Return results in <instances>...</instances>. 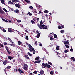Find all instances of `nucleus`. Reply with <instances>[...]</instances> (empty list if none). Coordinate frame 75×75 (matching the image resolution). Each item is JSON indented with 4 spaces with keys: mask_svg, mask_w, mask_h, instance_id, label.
I'll return each instance as SVG.
<instances>
[{
    "mask_svg": "<svg viewBox=\"0 0 75 75\" xmlns=\"http://www.w3.org/2000/svg\"><path fill=\"white\" fill-rule=\"evenodd\" d=\"M10 45H11V46H13V44H10Z\"/></svg>",
    "mask_w": 75,
    "mask_h": 75,
    "instance_id": "69168bd1",
    "label": "nucleus"
},
{
    "mask_svg": "<svg viewBox=\"0 0 75 75\" xmlns=\"http://www.w3.org/2000/svg\"><path fill=\"white\" fill-rule=\"evenodd\" d=\"M37 20L38 21H39V20H40V18H37Z\"/></svg>",
    "mask_w": 75,
    "mask_h": 75,
    "instance_id": "0e129e2a",
    "label": "nucleus"
},
{
    "mask_svg": "<svg viewBox=\"0 0 75 75\" xmlns=\"http://www.w3.org/2000/svg\"><path fill=\"white\" fill-rule=\"evenodd\" d=\"M70 51H71V52H73V49H70Z\"/></svg>",
    "mask_w": 75,
    "mask_h": 75,
    "instance_id": "6e6d98bb",
    "label": "nucleus"
},
{
    "mask_svg": "<svg viewBox=\"0 0 75 75\" xmlns=\"http://www.w3.org/2000/svg\"><path fill=\"white\" fill-rule=\"evenodd\" d=\"M3 10L4 11H5L6 13H7V10L5 8H3Z\"/></svg>",
    "mask_w": 75,
    "mask_h": 75,
    "instance_id": "cd10ccee",
    "label": "nucleus"
},
{
    "mask_svg": "<svg viewBox=\"0 0 75 75\" xmlns=\"http://www.w3.org/2000/svg\"><path fill=\"white\" fill-rule=\"evenodd\" d=\"M60 32L61 33H64V30H62L60 31Z\"/></svg>",
    "mask_w": 75,
    "mask_h": 75,
    "instance_id": "58836bf2",
    "label": "nucleus"
},
{
    "mask_svg": "<svg viewBox=\"0 0 75 75\" xmlns=\"http://www.w3.org/2000/svg\"><path fill=\"white\" fill-rule=\"evenodd\" d=\"M0 47H4V46L1 43H0Z\"/></svg>",
    "mask_w": 75,
    "mask_h": 75,
    "instance_id": "c756f323",
    "label": "nucleus"
},
{
    "mask_svg": "<svg viewBox=\"0 0 75 75\" xmlns=\"http://www.w3.org/2000/svg\"><path fill=\"white\" fill-rule=\"evenodd\" d=\"M40 74H41L42 75H43V74H44V71H43V70H41L40 71Z\"/></svg>",
    "mask_w": 75,
    "mask_h": 75,
    "instance_id": "ddd939ff",
    "label": "nucleus"
},
{
    "mask_svg": "<svg viewBox=\"0 0 75 75\" xmlns=\"http://www.w3.org/2000/svg\"><path fill=\"white\" fill-rule=\"evenodd\" d=\"M8 40L9 41H11V39L10 38H9V37H8Z\"/></svg>",
    "mask_w": 75,
    "mask_h": 75,
    "instance_id": "3c124183",
    "label": "nucleus"
},
{
    "mask_svg": "<svg viewBox=\"0 0 75 75\" xmlns=\"http://www.w3.org/2000/svg\"><path fill=\"white\" fill-rule=\"evenodd\" d=\"M43 24H44V23L42 22V20H41L40 25L39 23H38L37 25L38 26V27L40 29H47V26L46 25L45 26V25H42Z\"/></svg>",
    "mask_w": 75,
    "mask_h": 75,
    "instance_id": "f257e3e1",
    "label": "nucleus"
},
{
    "mask_svg": "<svg viewBox=\"0 0 75 75\" xmlns=\"http://www.w3.org/2000/svg\"><path fill=\"white\" fill-rule=\"evenodd\" d=\"M7 42H4V45H7Z\"/></svg>",
    "mask_w": 75,
    "mask_h": 75,
    "instance_id": "8fccbe9b",
    "label": "nucleus"
},
{
    "mask_svg": "<svg viewBox=\"0 0 75 75\" xmlns=\"http://www.w3.org/2000/svg\"><path fill=\"white\" fill-rule=\"evenodd\" d=\"M5 48L8 54H11V52L9 51V49L7 46H5Z\"/></svg>",
    "mask_w": 75,
    "mask_h": 75,
    "instance_id": "39448f33",
    "label": "nucleus"
},
{
    "mask_svg": "<svg viewBox=\"0 0 75 75\" xmlns=\"http://www.w3.org/2000/svg\"><path fill=\"white\" fill-rule=\"evenodd\" d=\"M31 23H32V24H34L35 23V22H34V21L33 20H31Z\"/></svg>",
    "mask_w": 75,
    "mask_h": 75,
    "instance_id": "2f4dec72",
    "label": "nucleus"
},
{
    "mask_svg": "<svg viewBox=\"0 0 75 75\" xmlns=\"http://www.w3.org/2000/svg\"><path fill=\"white\" fill-rule=\"evenodd\" d=\"M28 54L29 55V56H30V57H31L32 56V54L28 52Z\"/></svg>",
    "mask_w": 75,
    "mask_h": 75,
    "instance_id": "bb28decb",
    "label": "nucleus"
},
{
    "mask_svg": "<svg viewBox=\"0 0 75 75\" xmlns=\"http://www.w3.org/2000/svg\"><path fill=\"white\" fill-rule=\"evenodd\" d=\"M2 31H3V32H6V30L4 29H3L2 30Z\"/></svg>",
    "mask_w": 75,
    "mask_h": 75,
    "instance_id": "864d4df0",
    "label": "nucleus"
},
{
    "mask_svg": "<svg viewBox=\"0 0 75 75\" xmlns=\"http://www.w3.org/2000/svg\"><path fill=\"white\" fill-rule=\"evenodd\" d=\"M45 16L46 17H47V18H48V16L47 14L45 15Z\"/></svg>",
    "mask_w": 75,
    "mask_h": 75,
    "instance_id": "49530a36",
    "label": "nucleus"
},
{
    "mask_svg": "<svg viewBox=\"0 0 75 75\" xmlns=\"http://www.w3.org/2000/svg\"><path fill=\"white\" fill-rule=\"evenodd\" d=\"M33 48H30L29 49V50L30 51V52H32L33 51Z\"/></svg>",
    "mask_w": 75,
    "mask_h": 75,
    "instance_id": "c85d7f7f",
    "label": "nucleus"
},
{
    "mask_svg": "<svg viewBox=\"0 0 75 75\" xmlns=\"http://www.w3.org/2000/svg\"><path fill=\"white\" fill-rule=\"evenodd\" d=\"M24 68L23 69L25 71H27L28 70V65L25 64H24L23 66Z\"/></svg>",
    "mask_w": 75,
    "mask_h": 75,
    "instance_id": "f03ea898",
    "label": "nucleus"
},
{
    "mask_svg": "<svg viewBox=\"0 0 75 75\" xmlns=\"http://www.w3.org/2000/svg\"><path fill=\"white\" fill-rule=\"evenodd\" d=\"M42 66L45 67V68H47V63L45 64L44 63H42Z\"/></svg>",
    "mask_w": 75,
    "mask_h": 75,
    "instance_id": "6e6552de",
    "label": "nucleus"
},
{
    "mask_svg": "<svg viewBox=\"0 0 75 75\" xmlns=\"http://www.w3.org/2000/svg\"><path fill=\"white\" fill-rule=\"evenodd\" d=\"M35 45H36V46H37L38 45V43L37 42H35Z\"/></svg>",
    "mask_w": 75,
    "mask_h": 75,
    "instance_id": "09e8293b",
    "label": "nucleus"
},
{
    "mask_svg": "<svg viewBox=\"0 0 75 75\" xmlns=\"http://www.w3.org/2000/svg\"><path fill=\"white\" fill-rule=\"evenodd\" d=\"M40 62H41V60H38L35 61V63H37V64H39L40 63Z\"/></svg>",
    "mask_w": 75,
    "mask_h": 75,
    "instance_id": "1a4fd4ad",
    "label": "nucleus"
},
{
    "mask_svg": "<svg viewBox=\"0 0 75 75\" xmlns=\"http://www.w3.org/2000/svg\"><path fill=\"white\" fill-rule=\"evenodd\" d=\"M5 22H6V23H8V21H7V20H5Z\"/></svg>",
    "mask_w": 75,
    "mask_h": 75,
    "instance_id": "338daca9",
    "label": "nucleus"
},
{
    "mask_svg": "<svg viewBox=\"0 0 75 75\" xmlns=\"http://www.w3.org/2000/svg\"><path fill=\"white\" fill-rule=\"evenodd\" d=\"M1 2L2 3V4H6V3H4V1L3 0H1Z\"/></svg>",
    "mask_w": 75,
    "mask_h": 75,
    "instance_id": "aec40b11",
    "label": "nucleus"
},
{
    "mask_svg": "<svg viewBox=\"0 0 75 75\" xmlns=\"http://www.w3.org/2000/svg\"><path fill=\"white\" fill-rule=\"evenodd\" d=\"M67 52H68V51L67 50H66L64 51V53H67Z\"/></svg>",
    "mask_w": 75,
    "mask_h": 75,
    "instance_id": "de8ad7c7",
    "label": "nucleus"
},
{
    "mask_svg": "<svg viewBox=\"0 0 75 75\" xmlns=\"http://www.w3.org/2000/svg\"><path fill=\"white\" fill-rule=\"evenodd\" d=\"M20 10L18 9H16L15 10V13L17 14H20Z\"/></svg>",
    "mask_w": 75,
    "mask_h": 75,
    "instance_id": "9d476101",
    "label": "nucleus"
},
{
    "mask_svg": "<svg viewBox=\"0 0 75 75\" xmlns=\"http://www.w3.org/2000/svg\"><path fill=\"white\" fill-rule=\"evenodd\" d=\"M65 47H66L67 48H69V46L67 45H66Z\"/></svg>",
    "mask_w": 75,
    "mask_h": 75,
    "instance_id": "e433bc0d",
    "label": "nucleus"
},
{
    "mask_svg": "<svg viewBox=\"0 0 75 75\" xmlns=\"http://www.w3.org/2000/svg\"><path fill=\"white\" fill-rule=\"evenodd\" d=\"M48 12H49L47 10H45L44 11V13H48Z\"/></svg>",
    "mask_w": 75,
    "mask_h": 75,
    "instance_id": "412c9836",
    "label": "nucleus"
},
{
    "mask_svg": "<svg viewBox=\"0 0 75 75\" xmlns=\"http://www.w3.org/2000/svg\"><path fill=\"white\" fill-rule=\"evenodd\" d=\"M28 14L29 15V16H32V14L30 12H28Z\"/></svg>",
    "mask_w": 75,
    "mask_h": 75,
    "instance_id": "ea45409f",
    "label": "nucleus"
},
{
    "mask_svg": "<svg viewBox=\"0 0 75 75\" xmlns=\"http://www.w3.org/2000/svg\"><path fill=\"white\" fill-rule=\"evenodd\" d=\"M59 48V46H57L56 47V49L57 50H58Z\"/></svg>",
    "mask_w": 75,
    "mask_h": 75,
    "instance_id": "7c9ffc66",
    "label": "nucleus"
},
{
    "mask_svg": "<svg viewBox=\"0 0 75 75\" xmlns=\"http://www.w3.org/2000/svg\"><path fill=\"white\" fill-rule=\"evenodd\" d=\"M24 57H25L26 59H30V58L28 57V55H25L24 56Z\"/></svg>",
    "mask_w": 75,
    "mask_h": 75,
    "instance_id": "f8f14e48",
    "label": "nucleus"
},
{
    "mask_svg": "<svg viewBox=\"0 0 75 75\" xmlns=\"http://www.w3.org/2000/svg\"><path fill=\"white\" fill-rule=\"evenodd\" d=\"M24 1H26V3H30V1H29L28 0H24Z\"/></svg>",
    "mask_w": 75,
    "mask_h": 75,
    "instance_id": "5701e85b",
    "label": "nucleus"
},
{
    "mask_svg": "<svg viewBox=\"0 0 75 75\" xmlns=\"http://www.w3.org/2000/svg\"><path fill=\"white\" fill-rule=\"evenodd\" d=\"M29 8H30V9H33V7L32 6H30L29 7Z\"/></svg>",
    "mask_w": 75,
    "mask_h": 75,
    "instance_id": "37998d69",
    "label": "nucleus"
},
{
    "mask_svg": "<svg viewBox=\"0 0 75 75\" xmlns=\"http://www.w3.org/2000/svg\"><path fill=\"white\" fill-rule=\"evenodd\" d=\"M8 4H13V2H11V1H9L8 2Z\"/></svg>",
    "mask_w": 75,
    "mask_h": 75,
    "instance_id": "b1692460",
    "label": "nucleus"
},
{
    "mask_svg": "<svg viewBox=\"0 0 75 75\" xmlns=\"http://www.w3.org/2000/svg\"><path fill=\"white\" fill-rule=\"evenodd\" d=\"M8 58L10 60H11L13 58V57H11V56H9L8 57Z\"/></svg>",
    "mask_w": 75,
    "mask_h": 75,
    "instance_id": "4468645a",
    "label": "nucleus"
},
{
    "mask_svg": "<svg viewBox=\"0 0 75 75\" xmlns=\"http://www.w3.org/2000/svg\"><path fill=\"white\" fill-rule=\"evenodd\" d=\"M39 46H40V47H41V46H42V44H41V43H40L39 44Z\"/></svg>",
    "mask_w": 75,
    "mask_h": 75,
    "instance_id": "680f3d73",
    "label": "nucleus"
},
{
    "mask_svg": "<svg viewBox=\"0 0 75 75\" xmlns=\"http://www.w3.org/2000/svg\"><path fill=\"white\" fill-rule=\"evenodd\" d=\"M73 61H75V58L74 57H71L70 58Z\"/></svg>",
    "mask_w": 75,
    "mask_h": 75,
    "instance_id": "dca6fc26",
    "label": "nucleus"
},
{
    "mask_svg": "<svg viewBox=\"0 0 75 75\" xmlns=\"http://www.w3.org/2000/svg\"><path fill=\"white\" fill-rule=\"evenodd\" d=\"M58 29H61V27L60 25H59L58 26Z\"/></svg>",
    "mask_w": 75,
    "mask_h": 75,
    "instance_id": "4c0bfd02",
    "label": "nucleus"
},
{
    "mask_svg": "<svg viewBox=\"0 0 75 75\" xmlns=\"http://www.w3.org/2000/svg\"><path fill=\"white\" fill-rule=\"evenodd\" d=\"M32 51L33 54H35V51L34 49L33 48V50H32Z\"/></svg>",
    "mask_w": 75,
    "mask_h": 75,
    "instance_id": "4be33fe9",
    "label": "nucleus"
},
{
    "mask_svg": "<svg viewBox=\"0 0 75 75\" xmlns=\"http://www.w3.org/2000/svg\"><path fill=\"white\" fill-rule=\"evenodd\" d=\"M68 40H67L66 41H64V44H69V42H68Z\"/></svg>",
    "mask_w": 75,
    "mask_h": 75,
    "instance_id": "9b49d317",
    "label": "nucleus"
},
{
    "mask_svg": "<svg viewBox=\"0 0 75 75\" xmlns=\"http://www.w3.org/2000/svg\"><path fill=\"white\" fill-rule=\"evenodd\" d=\"M50 74H51V75H53L54 72H53V71H51L50 72Z\"/></svg>",
    "mask_w": 75,
    "mask_h": 75,
    "instance_id": "473e14b6",
    "label": "nucleus"
},
{
    "mask_svg": "<svg viewBox=\"0 0 75 75\" xmlns=\"http://www.w3.org/2000/svg\"><path fill=\"white\" fill-rule=\"evenodd\" d=\"M26 38L27 40H28V36H26Z\"/></svg>",
    "mask_w": 75,
    "mask_h": 75,
    "instance_id": "c03bdc74",
    "label": "nucleus"
},
{
    "mask_svg": "<svg viewBox=\"0 0 75 75\" xmlns=\"http://www.w3.org/2000/svg\"><path fill=\"white\" fill-rule=\"evenodd\" d=\"M29 75H33V73H30L29 74Z\"/></svg>",
    "mask_w": 75,
    "mask_h": 75,
    "instance_id": "774afa93",
    "label": "nucleus"
},
{
    "mask_svg": "<svg viewBox=\"0 0 75 75\" xmlns=\"http://www.w3.org/2000/svg\"><path fill=\"white\" fill-rule=\"evenodd\" d=\"M39 11V14H41V11Z\"/></svg>",
    "mask_w": 75,
    "mask_h": 75,
    "instance_id": "e2e57ef3",
    "label": "nucleus"
},
{
    "mask_svg": "<svg viewBox=\"0 0 75 75\" xmlns=\"http://www.w3.org/2000/svg\"><path fill=\"white\" fill-rule=\"evenodd\" d=\"M16 71H17L18 72H20V73H22V74H24V72L21 70L20 68L18 69H16Z\"/></svg>",
    "mask_w": 75,
    "mask_h": 75,
    "instance_id": "7ed1b4c3",
    "label": "nucleus"
},
{
    "mask_svg": "<svg viewBox=\"0 0 75 75\" xmlns=\"http://www.w3.org/2000/svg\"><path fill=\"white\" fill-rule=\"evenodd\" d=\"M39 59H40V57H36L35 59V60L36 61H37V60H39Z\"/></svg>",
    "mask_w": 75,
    "mask_h": 75,
    "instance_id": "a211bd4d",
    "label": "nucleus"
},
{
    "mask_svg": "<svg viewBox=\"0 0 75 75\" xmlns=\"http://www.w3.org/2000/svg\"><path fill=\"white\" fill-rule=\"evenodd\" d=\"M47 67L48 68H51V66L49 65L48 63L47 64Z\"/></svg>",
    "mask_w": 75,
    "mask_h": 75,
    "instance_id": "6ab92c4d",
    "label": "nucleus"
},
{
    "mask_svg": "<svg viewBox=\"0 0 75 75\" xmlns=\"http://www.w3.org/2000/svg\"><path fill=\"white\" fill-rule=\"evenodd\" d=\"M48 63L50 65H52V63H51V62H48Z\"/></svg>",
    "mask_w": 75,
    "mask_h": 75,
    "instance_id": "72a5a7b5",
    "label": "nucleus"
},
{
    "mask_svg": "<svg viewBox=\"0 0 75 75\" xmlns=\"http://www.w3.org/2000/svg\"><path fill=\"white\" fill-rule=\"evenodd\" d=\"M9 63V61L8 60H5L3 62V64L4 65H6L7 64H8Z\"/></svg>",
    "mask_w": 75,
    "mask_h": 75,
    "instance_id": "423d86ee",
    "label": "nucleus"
},
{
    "mask_svg": "<svg viewBox=\"0 0 75 75\" xmlns=\"http://www.w3.org/2000/svg\"><path fill=\"white\" fill-rule=\"evenodd\" d=\"M16 0H12V1L13 3H14V2H16Z\"/></svg>",
    "mask_w": 75,
    "mask_h": 75,
    "instance_id": "a18cd8bd",
    "label": "nucleus"
},
{
    "mask_svg": "<svg viewBox=\"0 0 75 75\" xmlns=\"http://www.w3.org/2000/svg\"><path fill=\"white\" fill-rule=\"evenodd\" d=\"M11 68V66H8L6 67L7 69H11L10 68Z\"/></svg>",
    "mask_w": 75,
    "mask_h": 75,
    "instance_id": "f3484780",
    "label": "nucleus"
},
{
    "mask_svg": "<svg viewBox=\"0 0 75 75\" xmlns=\"http://www.w3.org/2000/svg\"><path fill=\"white\" fill-rule=\"evenodd\" d=\"M54 37L55 38H57V35L56 34H54Z\"/></svg>",
    "mask_w": 75,
    "mask_h": 75,
    "instance_id": "a878e982",
    "label": "nucleus"
},
{
    "mask_svg": "<svg viewBox=\"0 0 75 75\" xmlns=\"http://www.w3.org/2000/svg\"><path fill=\"white\" fill-rule=\"evenodd\" d=\"M29 48H33L30 44L29 45Z\"/></svg>",
    "mask_w": 75,
    "mask_h": 75,
    "instance_id": "393cba45",
    "label": "nucleus"
},
{
    "mask_svg": "<svg viewBox=\"0 0 75 75\" xmlns=\"http://www.w3.org/2000/svg\"><path fill=\"white\" fill-rule=\"evenodd\" d=\"M8 69H7V68H5L4 69V72L5 73H6V71Z\"/></svg>",
    "mask_w": 75,
    "mask_h": 75,
    "instance_id": "f704fd0d",
    "label": "nucleus"
},
{
    "mask_svg": "<svg viewBox=\"0 0 75 75\" xmlns=\"http://www.w3.org/2000/svg\"><path fill=\"white\" fill-rule=\"evenodd\" d=\"M17 22L18 23H20V22H21V20H17Z\"/></svg>",
    "mask_w": 75,
    "mask_h": 75,
    "instance_id": "a19ab883",
    "label": "nucleus"
},
{
    "mask_svg": "<svg viewBox=\"0 0 75 75\" xmlns=\"http://www.w3.org/2000/svg\"><path fill=\"white\" fill-rule=\"evenodd\" d=\"M8 32H10V33H11V32H13L14 33V31H15L14 29H13L10 28H8Z\"/></svg>",
    "mask_w": 75,
    "mask_h": 75,
    "instance_id": "20e7f679",
    "label": "nucleus"
},
{
    "mask_svg": "<svg viewBox=\"0 0 75 75\" xmlns=\"http://www.w3.org/2000/svg\"><path fill=\"white\" fill-rule=\"evenodd\" d=\"M40 35H41V34H40V33H38V35H38V36H39V37H40Z\"/></svg>",
    "mask_w": 75,
    "mask_h": 75,
    "instance_id": "4d7b16f0",
    "label": "nucleus"
},
{
    "mask_svg": "<svg viewBox=\"0 0 75 75\" xmlns=\"http://www.w3.org/2000/svg\"><path fill=\"white\" fill-rule=\"evenodd\" d=\"M61 28H62V29L64 28V25H61Z\"/></svg>",
    "mask_w": 75,
    "mask_h": 75,
    "instance_id": "603ef678",
    "label": "nucleus"
},
{
    "mask_svg": "<svg viewBox=\"0 0 75 75\" xmlns=\"http://www.w3.org/2000/svg\"><path fill=\"white\" fill-rule=\"evenodd\" d=\"M34 12L35 13H36V14H37V10H36V9H34Z\"/></svg>",
    "mask_w": 75,
    "mask_h": 75,
    "instance_id": "79ce46f5",
    "label": "nucleus"
},
{
    "mask_svg": "<svg viewBox=\"0 0 75 75\" xmlns=\"http://www.w3.org/2000/svg\"><path fill=\"white\" fill-rule=\"evenodd\" d=\"M34 73L35 74H37V71H34Z\"/></svg>",
    "mask_w": 75,
    "mask_h": 75,
    "instance_id": "5fc2aeb1",
    "label": "nucleus"
},
{
    "mask_svg": "<svg viewBox=\"0 0 75 75\" xmlns=\"http://www.w3.org/2000/svg\"><path fill=\"white\" fill-rule=\"evenodd\" d=\"M15 6L16 7H18V8H20V6L19 3H18V4H15Z\"/></svg>",
    "mask_w": 75,
    "mask_h": 75,
    "instance_id": "0eeeda50",
    "label": "nucleus"
},
{
    "mask_svg": "<svg viewBox=\"0 0 75 75\" xmlns=\"http://www.w3.org/2000/svg\"><path fill=\"white\" fill-rule=\"evenodd\" d=\"M50 39L51 40V41H52L54 40L53 38H52L51 37H50Z\"/></svg>",
    "mask_w": 75,
    "mask_h": 75,
    "instance_id": "c9c22d12",
    "label": "nucleus"
},
{
    "mask_svg": "<svg viewBox=\"0 0 75 75\" xmlns=\"http://www.w3.org/2000/svg\"><path fill=\"white\" fill-rule=\"evenodd\" d=\"M39 37H40V36H39L38 35H37V36H36V37H37V38H38Z\"/></svg>",
    "mask_w": 75,
    "mask_h": 75,
    "instance_id": "052dcab7",
    "label": "nucleus"
},
{
    "mask_svg": "<svg viewBox=\"0 0 75 75\" xmlns=\"http://www.w3.org/2000/svg\"><path fill=\"white\" fill-rule=\"evenodd\" d=\"M33 20H34V21H37V20H36V19H35L34 18L33 19Z\"/></svg>",
    "mask_w": 75,
    "mask_h": 75,
    "instance_id": "13d9d810",
    "label": "nucleus"
},
{
    "mask_svg": "<svg viewBox=\"0 0 75 75\" xmlns=\"http://www.w3.org/2000/svg\"><path fill=\"white\" fill-rule=\"evenodd\" d=\"M2 20H3V21H4V22L6 20L4 19L3 18H2Z\"/></svg>",
    "mask_w": 75,
    "mask_h": 75,
    "instance_id": "bf43d9fd",
    "label": "nucleus"
},
{
    "mask_svg": "<svg viewBox=\"0 0 75 75\" xmlns=\"http://www.w3.org/2000/svg\"><path fill=\"white\" fill-rule=\"evenodd\" d=\"M18 45H23L22 42H21L20 41H18Z\"/></svg>",
    "mask_w": 75,
    "mask_h": 75,
    "instance_id": "2eb2a0df",
    "label": "nucleus"
}]
</instances>
